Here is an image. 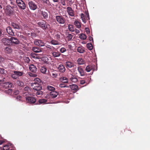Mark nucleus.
Instances as JSON below:
<instances>
[{
    "label": "nucleus",
    "instance_id": "1",
    "mask_svg": "<svg viewBox=\"0 0 150 150\" xmlns=\"http://www.w3.org/2000/svg\"><path fill=\"white\" fill-rule=\"evenodd\" d=\"M17 9V7L16 6L12 7L9 5H8L5 8V12L7 15L10 16L13 15L14 10Z\"/></svg>",
    "mask_w": 150,
    "mask_h": 150
},
{
    "label": "nucleus",
    "instance_id": "2",
    "mask_svg": "<svg viewBox=\"0 0 150 150\" xmlns=\"http://www.w3.org/2000/svg\"><path fill=\"white\" fill-rule=\"evenodd\" d=\"M55 19L59 24H64L66 21L65 18L61 16L57 15L55 16Z\"/></svg>",
    "mask_w": 150,
    "mask_h": 150
},
{
    "label": "nucleus",
    "instance_id": "3",
    "mask_svg": "<svg viewBox=\"0 0 150 150\" xmlns=\"http://www.w3.org/2000/svg\"><path fill=\"white\" fill-rule=\"evenodd\" d=\"M34 43L35 45L40 47L44 46L45 45L43 40L38 39L35 40Z\"/></svg>",
    "mask_w": 150,
    "mask_h": 150
},
{
    "label": "nucleus",
    "instance_id": "4",
    "mask_svg": "<svg viewBox=\"0 0 150 150\" xmlns=\"http://www.w3.org/2000/svg\"><path fill=\"white\" fill-rule=\"evenodd\" d=\"M38 24L39 27H41L43 30H46L47 28L49 25L46 22H40L38 23Z\"/></svg>",
    "mask_w": 150,
    "mask_h": 150
},
{
    "label": "nucleus",
    "instance_id": "5",
    "mask_svg": "<svg viewBox=\"0 0 150 150\" xmlns=\"http://www.w3.org/2000/svg\"><path fill=\"white\" fill-rule=\"evenodd\" d=\"M18 6L22 9H24L25 8V5L22 0H16Z\"/></svg>",
    "mask_w": 150,
    "mask_h": 150
},
{
    "label": "nucleus",
    "instance_id": "6",
    "mask_svg": "<svg viewBox=\"0 0 150 150\" xmlns=\"http://www.w3.org/2000/svg\"><path fill=\"white\" fill-rule=\"evenodd\" d=\"M31 86L35 91L41 90L42 88V86L40 84L31 83Z\"/></svg>",
    "mask_w": 150,
    "mask_h": 150
},
{
    "label": "nucleus",
    "instance_id": "7",
    "mask_svg": "<svg viewBox=\"0 0 150 150\" xmlns=\"http://www.w3.org/2000/svg\"><path fill=\"white\" fill-rule=\"evenodd\" d=\"M29 7L31 10H34L37 8V5L33 1H30L28 3Z\"/></svg>",
    "mask_w": 150,
    "mask_h": 150
},
{
    "label": "nucleus",
    "instance_id": "8",
    "mask_svg": "<svg viewBox=\"0 0 150 150\" xmlns=\"http://www.w3.org/2000/svg\"><path fill=\"white\" fill-rule=\"evenodd\" d=\"M11 44L12 45H17L19 44V42L17 39L14 37L10 38Z\"/></svg>",
    "mask_w": 150,
    "mask_h": 150
},
{
    "label": "nucleus",
    "instance_id": "9",
    "mask_svg": "<svg viewBox=\"0 0 150 150\" xmlns=\"http://www.w3.org/2000/svg\"><path fill=\"white\" fill-rule=\"evenodd\" d=\"M67 11L70 16L72 17L74 16V12L71 8L69 7H67Z\"/></svg>",
    "mask_w": 150,
    "mask_h": 150
},
{
    "label": "nucleus",
    "instance_id": "10",
    "mask_svg": "<svg viewBox=\"0 0 150 150\" xmlns=\"http://www.w3.org/2000/svg\"><path fill=\"white\" fill-rule=\"evenodd\" d=\"M27 102L30 103H34L36 101V99L34 97H26Z\"/></svg>",
    "mask_w": 150,
    "mask_h": 150
},
{
    "label": "nucleus",
    "instance_id": "11",
    "mask_svg": "<svg viewBox=\"0 0 150 150\" xmlns=\"http://www.w3.org/2000/svg\"><path fill=\"white\" fill-rule=\"evenodd\" d=\"M3 43L5 45H9L11 44L10 38H3L1 40Z\"/></svg>",
    "mask_w": 150,
    "mask_h": 150
},
{
    "label": "nucleus",
    "instance_id": "12",
    "mask_svg": "<svg viewBox=\"0 0 150 150\" xmlns=\"http://www.w3.org/2000/svg\"><path fill=\"white\" fill-rule=\"evenodd\" d=\"M11 25L14 28L18 30H22L23 28L21 26L20 24L13 22L11 23Z\"/></svg>",
    "mask_w": 150,
    "mask_h": 150
},
{
    "label": "nucleus",
    "instance_id": "13",
    "mask_svg": "<svg viewBox=\"0 0 150 150\" xmlns=\"http://www.w3.org/2000/svg\"><path fill=\"white\" fill-rule=\"evenodd\" d=\"M5 88H11L13 87V85L10 82H6L4 83L3 86Z\"/></svg>",
    "mask_w": 150,
    "mask_h": 150
},
{
    "label": "nucleus",
    "instance_id": "14",
    "mask_svg": "<svg viewBox=\"0 0 150 150\" xmlns=\"http://www.w3.org/2000/svg\"><path fill=\"white\" fill-rule=\"evenodd\" d=\"M4 51L6 53L10 54L12 52V49L11 47L9 46L5 48Z\"/></svg>",
    "mask_w": 150,
    "mask_h": 150
},
{
    "label": "nucleus",
    "instance_id": "15",
    "mask_svg": "<svg viewBox=\"0 0 150 150\" xmlns=\"http://www.w3.org/2000/svg\"><path fill=\"white\" fill-rule=\"evenodd\" d=\"M11 144H9L3 146V150H13L11 146Z\"/></svg>",
    "mask_w": 150,
    "mask_h": 150
},
{
    "label": "nucleus",
    "instance_id": "16",
    "mask_svg": "<svg viewBox=\"0 0 150 150\" xmlns=\"http://www.w3.org/2000/svg\"><path fill=\"white\" fill-rule=\"evenodd\" d=\"M7 33L9 35H14V33L13 32L11 28L10 27H8L6 29Z\"/></svg>",
    "mask_w": 150,
    "mask_h": 150
},
{
    "label": "nucleus",
    "instance_id": "17",
    "mask_svg": "<svg viewBox=\"0 0 150 150\" xmlns=\"http://www.w3.org/2000/svg\"><path fill=\"white\" fill-rule=\"evenodd\" d=\"M77 50V52L80 53H83L85 51L84 48L82 46L78 47Z\"/></svg>",
    "mask_w": 150,
    "mask_h": 150
},
{
    "label": "nucleus",
    "instance_id": "18",
    "mask_svg": "<svg viewBox=\"0 0 150 150\" xmlns=\"http://www.w3.org/2000/svg\"><path fill=\"white\" fill-rule=\"evenodd\" d=\"M70 88L71 90L76 91L78 90V86L74 84H73L71 85H69Z\"/></svg>",
    "mask_w": 150,
    "mask_h": 150
},
{
    "label": "nucleus",
    "instance_id": "19",
    "mask_svg": "<svg viewBox=\"0 0 150 150\" xmlns=\"http://www.w3.org/2000/svg\"><path fill=\"white\" fill-rule=\"evenodd\" d=\"M59 80L62 82L65 83H68V79L65 77H62L59 78Z\"/></svg>",
    "mask_w": 150,
    "mask_h": 150
},
{
    "label": "nucleus",
    "instance_id": "20",
    "mask_svg": "<svg viewBox=\"0 0 150 150\" xmlns=\"http://www.w3.org/2000/svg\"><path fill=\"white\" fill-rule=\"evenodd\" d=\"M32 50L35 52L38 53L41 52L42 50L37 47H33L32 48Z\"/></svg>",
    "mask_w": 150,
    "mask_h": 150
},
{
    "label": "nucleus",
    "instance_id": "21",
    "mask_svg": "<svg viewBox=\"0 0 150 150\" xmlns=\"http://www.w3.org/2000/svg\"><path fill=\"white\" fill-rule=\"evenodd\" d=\"M58 94L57 92L55 91H51L50 93V95L52 98H55L57 96Z\"/></svg>",
    "mask_w": 150,
    "mask_h": 150
},
{
    "label": "nucleus",
    "instance_id": "22",
    "mask_svg": "<svg viewBox=\"0 0 150 150\" xmlns=\"http://www.w3.org/2000/svg\"><path fill=\"white\" fill-rule=\"evenodd\" d=\"M30 70L32 72L35 73L37 71V68L35 66H29Z\"/></svg>",
    "mask_w": 150,
    "mask_h": 150
},
{
    "label": "nucleus",
    "instance_id": "23",
    "mask_svg": "<svg viewBox=\"0 0 150 150\" xmlns=\"http://www.w3.org/2000/svg\"><path fill=\"white\" fill-rule=\"evenodd\" d=\"M52 54L53 57H58L60 55V53L58 52H52Z\"/></svg>",
    "mask_w": 150,
    "mask_h": 150
},
{
    "label": "nucleus",
    "instance_id": "24",
    "mask_svg": "<svg viewBox=\"0 0 150 150\" xmlns=\"http://www.w3.org/2000/svg\"><path fill=\"white\" fill-rule=\"evenodd\" d=\"M77 62L79 65L83 64L85 63L84 61L81 58H79L78 59Z\"/></svg>",
    "mask_w": 150,
    "mask_h": 150
},
{
    "label": "nucleus",
    "instance_id": "25",
    "mask_svg": "<svg viewBox=\"0 0 150 150\" xmlns=\"http://www.w3.org/2000/svg\"><path fill=\"white\" fill-rule=\"evenodd\" d=\"M16 83L18 86L21 87H23L24 86V83L22 81L20 80H18L17 81Z\"/></svg>",
    "mask_w": 150,
    "mask_h": 150
},
{
    "label": "nucleus",
    "instance_id": "26",
    "mask_svg": "<svg viewBox=\"0 0 150 150\" xmlns=\"http://www.w3.org/2000/svg\"><path fill=\"white\" fill-rule=\"evenodd\" d=\"M34 82L32 83H34L35 84H40L41 83V80L38 78H36L34 79L33 81Z\"/></svg>",
    "mask_w": 150,
    "mask_h": 150
},
{
    "label": "nucleus",
    "instance_id": "27",
    "mask_svg": "<svg viewBox=\"0 0 150 150\" xmlns=\"http://www.w3.org/2000/svg\"><path fill=\"white\" fill-rule=\"evenodd\" d=\"M50 43L53 45H59V43L58 41L54 40H52L50 41Z\"/></svg>",
    "mask_w": 150,
    "mask_h": 150
},
{
    "label": "nucleus",
    "instance_id": "28",
    "mask_svg": "<svg viewBox=\"0 0 150 150\" xmlns=\"http://www.w3.org/2000/svg\"><path fill=\"white\" fill-rule=\"evenodd\" d=\"M58 69L60 72H64L65 70L64 66H58Z\"/></svg>",
    "mask_w": 150,
    "mask_h": 150
},
{
    "label": "nucleus",
    "instance_id": "29",
    "mask_svg": "<svg viewBox=\"0 0 150 150\" xmlns=\"http://www.w3.org/2000/svg\"><path fill=\"white\" fill-rule=\"evenodd\" d=\"M47 90L51 91H53L55 90V88L53 86H48L47 87Z\"/></svg>",
    "mask_w": 150,
    "mask_h": 150
},
{
    "label": "nucleus",
    "instance_id": "30",
    "mask_svg": "<svg viewBox=\"0 0 150 150\" xmlns=\"http://www.w3.org/2000/svg\"><path fill=\"white\" fill-rule=\"evenodd\" d=\"M97 67V66H86V70L87 72H90L93 68V67Z\"/></svg>",
    "mask_w": 150,
    "mask_h": 150
},
{
    "label": "nucleus",
    "instance_id": "31",
    "mask_svg": "<svg viewBox=\"0 0 150 150\" xmlns=\"http://www.w3.org/2000/svg\"><path fill=\"white\" fill-rule=\"evenodd\" d=\"M42 15L44 18L46 19L48 18V14L47 12L42 11Z\"/></svg>",
    "mask_w": 150,
    "mask_h": 150
},
{
    "label": "nucleus",
    "instance_id": "32",
    "mask_svg": "<svg viewBox=\"0 0 150 150\" xmlns=\"http://www.w3.org/2000/svg\"><path fill=\"white\" fill-rule=\"evenodd\" d=\"M14 73H16L18 78L19 76H21L23 75V73L21 71H13Z\"/></svg>",
    "mask_w": 150,
    "mask_h": 150
},
{
    "label": "nucleus",
    "instance_id": "33",
    "mask_svg": "<svg viewBox=\"0 0 150 150\" xmlns=\"http://www.w3.org/2000/svg\"><path fill=\"white\" fill-rule=\"evenodd\" d=\"M35 93H36L37 96H38L42 95L43 94V92L41 90L35 91Z\"/></svg>",
    "mask_w": 150,
    "mask_h": 150
},
{
    "label": "nucleus",
    "instance_id": "34",
    "mask_svg": "<svg viewBox=\"0 0 150 150\" xmlns=\"http://www.w3.org/2000/svg\"><path fill=\"white\" fill-rule=\"evenodd\" d=\"M74 25L78 28H80L81 27L80 23L77 21H75Z\"/></svg>",
    "mask_w": 150,
    "mask_h": 150
},
{
    "label": "nucleus",
    "instance_id": "35",
    "mask_svg": "<svg viewBox=\"0 0 150 150\" xmlns=\"http://www.w3.org/2000/svg\"><path fill=\"white\" fill-rule=\"evenodd\" d=\"M40 71L43 73H45L46 72L47 69L45 66H42L41 69Z\"/></svg>",
    "mask_w": 150,
    "mask_h": 150
},
{
    "label": "nucleus",
    "instance_id": "36",
    "mask_svg": "<svg viewBox=\"0 0 150 150\" xmlns=\"http://www.w3.org/2000/svg\"><path fill=\"white\" fill-rule=\"evenodd\" d=\"M86 36L83 34H81L79 35V38L81 39L84 40L86 39Z\"/></svg>",
    "mask_w": 150,
    "mask_h": 150
},
{
    "label": "nucleus",
    "instance_id": "37",
    "mask_svg": "<svg viewBox=\"0 0 150 150\" xmlns=\"http://www.w3.org/2000/svg\"><path fill=\"white\" fill-rule=\"evenodd\" d=\"M87 46L88 49L89 50H91L93 48L92 44L90 43H88L87 44Z\"/></svg>",
    "mask_w": 150,
    "mask_h": 150
},
{
    "label": "nucleus",
    "instance_id": "38",
    "mask_svg": "<svg viewBox=\"0 0 150 150\" xmlns=\"http://www.w3.org/2000/svg\"><path fill=\"white\" fill-rule=\"evenodd\" d=\"M70 79L71 81L73 82H76L78 81L77 78L76 77H74V76L71 78Z\"/></svg>",
    "mask_w": 150,
    "mask_h": 150
},
{
    "label": "nucleus",
    "instance_id": "39",
    "mask_svg": "<svg viewBox=\"0 0 150 150\" xmlns=\"http://www.w3.org/2000/svg\"><path fill=\"white\" fill-rule=\"evenodd\" d=\"M73 35L70 34L68 33L67 35V38L68 41L71 40L73 38Z\"/></svg>",
    "mask_w": 150,
    "mask_h": 150
},
{
    "label": "nucleus",
    "instance_id": "40",
    "mask_svg": "<svg viewBox=\"0 0 150 150\" xmlns=\"http://www.w3.org/2000/svg\"><path fill=\"white\" fill-rule=\"evenodd\" d=\"M68 29L71 32L74 31V28L72 25H69L68 26Z\"/></svg>",
    "mask_w": 150,
    "mask_h": 150
},
{
    "label": "nucleus",
    "instance_id": "41",
    "mask_svg": "<svg viewBox=\"0 0 150 150\" xmlns=\"http://www.w3.org/2000/svg\"><path fill=\"white\" fill-rule=\"evenodd\" d=\"M12 91V89H8L7 90L5 91V92L8 95H11Z\"/></svg>",
    "mask_w": 150,
    "mask_h": 150
},
{
    "label": "nucleus",
    "instance_id": "42",
    "mask_svg": "<svg viewBox=\"0 0 150 150\" xmlns=\"http://www.w3.org/2000/svg\"><path fill=\"white\" fill-rule=\"evenodd\" d=\"M47 102V100L45 99H40L39 100V102L40 104L44 103Z\"/></svg>",
    "mask_w": 150,
    "mask_h": 150
},
{
    "label": "nucleus",
    "instance_id": "43",
    "mask_svg": "<svg viewBox=\"0 0 150 150\" xmlns=\"http://www.w3.org/2000/svg\"><path fill=\"white\" fill-rule=\"evenodd\" d=\"M23 59L26 62L28 63L30 61L28 57L27 56L24 57Z\"/></svg>",
    "mask_w": 150,
    "mask_h": 150
},
{
    "label": "nucleus",
    "instance_id": "44",
    "mask_svg": "<svg viewBox=\"0 0 150 150\" xmlns=\"http://www.w3.org/2000/svg\"><path fill=\"white\" fill-rule=\"evenodd\" d=\"M42 3L48 5L49 4V0H41Z\"/></svg>",
    "mask_w": 150,
    "mask_h": 150
},
{
    "label": "nucleus",
    "instance_id": "45",
    "mask_svg": "<svg viewBox=\"0 0 150 150\" xmlns=\"http://www.w3.org/2000/svg\"><path fill=\"white\" fill-rule=\"evenodd\" d=\"M29 75L31 77H36L37 75L35 73H33L29 72Z\"/></svg>",
    "mask_w": 150,
    "mask_h": 150
},
{
    "label": "nucleus",
    "instance_id": "46",
    "mask_svg": "<svg viewBox=\"0 0 150 150\" xmlns=\"http://www.w3.org/2000/svg\"><path fill=\"white\" fill-rule=\"evenodd\" d=\"M46 47L49 50H50L51 51H53L55 49L52 46H51L50 45H47L46 46Z\"/></svg>",
    "mask_w": 150,
    "mask_h": 150
},
{
    "label": "nucleus",
    "instance_id": "47",
    "mask_svg": "<svg viewBox=\"0 0 150 150\" xmlns=\"http://www.w3.org/2000/svg\"><path fill=\"white\" fill-rule=\"evenodd\" d=\"M19 91L17 90H15L13 94L14 95H17L19 94Z\"/></svg>",
    "mask_w": 150,
    "mask_h": 150
},
{
    "label": "nucleus",
    "instance_id": "48",
    "mask_svg": "<svg viewBox=\"0 0 150 150\" xmlns=\"http://www.w3.org/2000/svg\"><path fill=\"white\" fill-rule=\"evenodd\" d=\"M11 76L12 78L15 79H17L18 78L17 76L16 73H14V74H12L11 75Z\"/></svg>",
    "mask_w": 150,
    "mask_h": 150
},
{
    "label": "nucleus",
    "instance_id": "49",
    "mask_svg": "<svg viewBox=\"0 0 150 150\" xmlns=\"http://www.w3.org/2000/svg\"><path fill=\"white\" fill-rule=\"evenodd\" d=\"M6 72V71H5L4 69L0 68V73L1 74H5Z\"/></svg>",
    "mask_w": 150,
    "mask_h": 150
},
{
    "label": "nucleus",
    "instance_id": "50",
    "mask_svg": "<svg viewBox=\"0 0 150 150\" xmlns=\"http://www.w3.org/2000/svg\"><path fill=\"white\" fill-rule=\"evenodd\" d=\"M66 51V49L64 47H62L60 50V51L62 53L65 52Z\"/></svg>",
    "mask_w": 150,
    "mask_h": 150
},
{
    "label": "nucleus",
    "instance_id": "51",
    "mask_svg": "<svg viewBox=\"0 0 150 150\" xmlns=\"http://www.w3.org/2000/svg\"><path fill=\"white\" fill-rule=\"evenodd\" d=\"M74 2V0H68V3L69 5L72 4Z\"/></svg>",
    "mask_w": 150,
    "mask_h": 150
},
{
    "label": "nucleus",
    "instance_id": "52",
    "mask_svg": "<svg viewBox=\"0 0 150 150\" xmlns=\"http://www.w3.org/2000/svg\"><path fill=\"white\" fill-rule=\"evenodd\" d=\"M16 99L17 100H21V97L20 96H17L16 97Z\"/></svg>",
    "mask_w": 150,
    "mask_h": 150
},
{
    "label": "nucleus",
    "instance_id": "53",
    "mask_svg": "<svg viewBox=\"0 0 150 150\" xmlns=\"http://www.w3.org/2000/svg\"><path fill=\"white\" fill-rule=\"evenodd\" d=\"M83 17V14H82L81 16V18L82 19V20L83 21L84 23H86V21L84 19V18Z\"/></svg>",
    "mask_w": 150,
    "mask_h": 150
},
{
    "label": "nucleus",
    "instance_id": "54",
    "mask_svg": "<svg viewBox=\"0 0 150 150\" xmlns=\"http://www.w3.org/2000/svg\"><path fill=\"white\" fill-rule=\"evenodd\" d=\"M56 37L57 39L58 40H59L60 38V36L59 34H57L56 35Z\"/></svg>",
    "mask_w": 150,
    "mask_h": 150
},
{
    "label": "nucleus",
    "instance_id": "55",
    "mask_svg": "<svg viewBox=\"0 0 150 150\" xmlns=\"http://www.w3.org/2000/svg\"><path fill=\"white\" fill-rule=\"evenodd\" d=\"M85 30H86V33L87 34H88L90 33V30H89V29L88 28H86Z\"/></svg>",
    "mask_w": 150,
    "mask_h": 150
},
{
    "label": "nucleus",
    "instance_id": "56",
    "mask_svg": "<svg viewBox=\"0 0 150 150\" xmlns=\"http://www.w3.org/2000/svg\"><path fill=\"white\" fill-rule=\"evenodd\" d=\"M4 59L2 57L0 56V62H3L4 61Z\"/></svg>",
    "mask_w": 150,
    "mask_h": 150
},
{
    "label": "nucleus",
    "instance_id": "57",
    "mask_svg": "<svg viewBox=\"0 0 150 150\" xmlns=\"http://www.w3.org/2000/svg\"><path fill=\"white\" fill-rule=\"evenodd\" d=\"M66 66H71V62H66Z\"/></svg>",
    "mask_w": 150,
    "mask_h": 150
},
{
    "label": "nucleus",
    "instance_id": "58",
    "mask_svg": "<svg viewBox=\"0 0 150 150\" xmlns=\"http://www.w3.org/2000/svg\"><path fill=\"white\" fill-rule=\"evenodd\" d=\"M59 86L60 88H65V85L64 84H61L59 85Z\"/></svg>",
    "mask_w": 150,
    "mask_h": 150
},
{
    "label": "nucleus",
    "instance_id": "59",
    "mask_svg": "<svg viewBox=\"0 0 150 150\" xmlns=\"http://www.w3.org/2000/svg\"><path fill=\"white\" fill-rule=\"evenodd\" d=\"M31 56L33 58H36V56L35 54L31 53Z\"/></svg>",
    "mask_w": 150,
    "mask_h": 150
},
{
    "label": "nucleus",
    "instance_id": "60",
    "mask_svg": "<svg viewBox=\"0 0 150 150\" xmlns=\"http://www.w3.org/2000/svg\"><path fill=\"white\" fill-rule=\"evenodd\" d=\"M57 76V74L55 73H52V76L53 77H56Z\"/></svg>",
    "mask_w": 150,
    "mask_h": 150
},
{
    "label": "nucleus",
    "instance_id": "61",
    "mask_svg": "<svg viewBox=\"0 0 150 150\" xmlns=\"http://www.w3.org/2000/svg\"><path fill=\"white\" fill-rule=\"evenodd\" d=\"M85 83V81L83 80L81 81L80 82V83L81 84H83Z\"/></svg>",
    "mask_w": 150,
    "mask_h": 150
},
{
    "label": "nucleus",
    "instance_id": "62",
    "mask_svg": "<svg viewBox=\"0 0 150 150\" xmlns=\"http://www.w3.org/2000/svg\"><path fill=\"white\" fill-rule=\"evenodd\" d=\"M75 32L77 34H78L79 33H80V31L79 30H78V29H75Z\"/></svg>",
    "mask_w": 150,
    "mask_h": 150
},
{
    "label": "nucleus",
    "instance_id": "63",
    "mask_svg": "<svg viewBox=\"0 0 150 150\" xmlns=\"http://www.w3.org/2000/svg\"><path fill=\"white\" fill-rule=\"evenodd\" d=\"M89 40L90 41H92L93 42V38L91 36H89Z\"/></svg>",
    "mask_w": 150,
    "mask_h": 150
},
{
    "label": "nucleus",
    "instance_id": "64",
    "mask_svg": "<svg viewBox=\"0 0 150 150\" xmlns=\"http://www.w3.org/2000/svg\"><path fill=\"white\" fill-rule=\"evenodd\" d=\"M68 47L69 49H71L72 47L71 45H68Z\"/></svg>",
    "mask_w": 150,
    "mask_h": 150
}]
</instances>
